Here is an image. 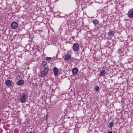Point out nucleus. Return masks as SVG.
<instances>
[{"label": "nucleus", "instance_id": "10", "mask_svg": "<svg viewBox=\"0 0 133 133\" xmlns=\"http://www.w3.org/2000/svg\"><path fill=\"white\" fill-rule=\"evenodd\" d=\"M47 73L44 71H42L40 72V74L39 75V76L41 77H44L45 76L46 74Z\"/></svg>", "mask_w": 133, "mask_h": 133}, {"label": "nucleus", "instance_id": "14", "mask_svg": "<svg viewBox=\"0 0 133 133\" xmlns=\"http://www.w3.org/2000/svg\"><path fill=\"white\" fill-rule=\"evenodd\" d=\"M108 34L110 36L113 35L114 34V32L112 30H110L108 32Z\"/></svg>", "mask_w": 133, "mask_h": 133}, {"label": "nucleus", "instance_id": "16", "mask_svg": "<svg viewBox=\"0 0 133 133\" xmlns=\"http://www.w3.org/2000/svg\"><path fill=\"white\" fill-rule=\"evenodd\" d=\"M49 68H48L46 67L44 68V71L46 72V73L47 74Z\"/></svg>", "mask_w": 133, "mask_h": 133}, {"label": "nucleus", "instance_id": "24", "mask_svg": "<svg viewBox=\"0 0 133 133\" xmlns=\"http://www.w3.org/2000/svg\"><path fill=\"white\" fill-rule=\"evenodd\" d=\"M47 118V117H46V118Z\"/></svg>", "mask_w": 133, "mask_h": 133}, {"label": "nucleus", "instance_id": "26", "mask_svg": "<svg viewBox=\"0 0 133 133\" xmlns=\"http://www.w3.org/2000/svg\"><path fill=\"white\" fill-rule=\"evenodd\" d=\"M26 133H28V132H26Z\"/></svg>", "mask_w": 133, "mask_h": 133}, {"label": "nucleus", "instance_id": "3", "mask_svg": "<svg viewBox=\"0 0 133 133\" xmlns=\"http://www.w3.org/2000/svg\"><path fill=\"white\" fill-rule=\"evenodd\" d=\"M26 95L25 94H22L21 97L20 102L22 103L26 101Z\"/></svg>", "mask_w": 133, "mask_h": 133}, {"label": "nucleus", "instance_id": "23", "mask_svg": "<svg viewBox=\"0 0 133 133\" xmlns=\"http://www.w3.org/2000/svg\"><path fill=\"white\" fill-rule=\"evenodd\" d=\"M47 118V117H46V118Z\"/></svg>", "mask_w": 133, "mask_h": 133}, {"label": "nucleus", "instance_id": "11", "mask_svg": "<svg viewBox=\"0 0 133 133\" xmlns=\"http://www.w3.org/2000/svg\"><path fill=\"white\" fill-rule=\"evenodd\" d=\"M71 56L69 54H66L65 55V59L66 60H69L71 58Z\"/></svg>", "mask_w": 133, "mask_h": 133}, {"label": "nucleus", "instance_id": "2", "mask_svg": "<svg viewBox=\"0 0 133 133\" xmlns=\"http://www.w3.org/2000/svg\"><path fill=\"white\" fill-rule=\"evenodd\" d=\"M127 15L130 18H133V8L129 10L127 13Z\"/></svg>", "mask_w": 133, "mask_h": 133}, {"label": "nucleus", "instance_id": "17", "mask_svg": "<svg viewBox=\"0 0 133 133\" xmlns=\"http://www.w3.org/2000/svg\"><path fill=\"white\" fill-rule=\"evenodd\" d=\"M95 91H97L99 90V87L98 86H97L95 87Z\"/></svg>", "mask_w": 133, "mask_h": 133}, {"label": "nucleus", "instance_id": "21", "mask_svg": "<svg viewBox=\"0 0 133 133\" xmlns=\"http://www.w3.org/2000/svg\"><path fill=\"white\" fill-rule=\"evenodd\" d=\"M106 68V66H103V69H104V68Z\"/></svg>", "mask_w": 133, "mask_h": 133}, {"label": "nucleus", "instance_id": "20", "mask_svg": "<svg viewBox=\"0 0 133 133\" xmlns=\"http://www.w3.org/2000/svg\"><path fill=\"white\" fill-rule=\"evenodd\" d=\"M107 133H112V131H110L109 132H108Z\"/></svg>", "mask_w": 133, "mask_h": 133}, {"label": "nucleus", "instance_id": "12", "mask_svg": "<svg viewBox=\"0 0 133 133\" xmlns=\"http://www.w3.org/2000/svg\"><path fill=\"white\" fill-rule=\"evenodd\" d=\"M5 84L7 86H9L11 84V82L9 80H7L5 82Z\"/></svg>", "mask_w": 133, "mask_h": 133}, {"label": "nucleus", "instance_id": "9", "mask_svg": "<svg viewBox=\"0 0 133 133\" xmlns=\"http://www.w3.org/2000/svg\"><path fill=\"white\" fill-rule=\"evenodd\" d=\"M24 81L22 79H21L19 80L17 82V84L19 85H23L24 84Z\"/></svg>", "mask_w": 133, "mask_h": 133}, {"label": "nucleus", "instance_id": "25", "mask_svg": "<svg viewBox=\"0 0 133 133\" xmlns=\"http://www.w3.org/2000/svg\"><path fill=\"white\" fill-rule=\"evenodd\" d=\"M83 51V50H82V51Z\"/></svg>", "mask_w": 133, "mask_h": 133}, {"label": "nucleus", "instance_id": "6", "mask_svg": "<svg viewBox=\"0 0 133 133\" xmlns=\"http://www.w3.org/2000/svg\"><path fill=\"white\" fill-rule=\"evenodd\" d=\"M53 72L54 75L55 76H57L58 75V69L56 67H55L53 68Z\"/></svg>", "mask_w": 133, "mask_h": 133}, {"label": "nucleus", "instance_id": "4", "mask_svg": "<svg viewBox=\"0 0 133 133\" xmlns=\"http://www.w3.org/2000/svg\"><path fill=\"white\" fill-rule=\"evenodd\" d=\"M18 24L16 22H13L11 24V27L14 29H16L18 26Z\"/></svg>", "mask_w": 133, "mask_h": 133}, {"label": "nucleus", "instance_id": "1", "mask_svg": "<svg viewBox=\"0 0 133 133\" xmlns=\"http://www.w3.org/2000/svg\"><path fill=\"white\" fill-rule=\"evenodd\" d=\"M79 44L78 43H75L72 46V49L74 51H77L79 50Z\"/></svg>", "mask_w": 133, "mask_h": 133}, {"label": "nucleus", "instance_id": "15", "mask_svg": "<svg viewBox=\"0 0 133 133\" xmlns=\"http://www.w3.org/2000/svg\"><path fill=\"white\" fill-rule=\"evenodd\" d=\"M42 66L45 67L47 64V63L45 61H43L42 62Z\"/></svg>", "mask_w": 133, "mask_h": 133}, {"label": "nucleus", "instance_id": "13", "mask_svg": "<svg viewBox=\"0 0 133 133\" xmlns=\"http://www.w3.org/2000/svg\"><path fill=\"white\" fill-rule=\"evenodd\" d=\"M114 122L113 121H111L108 124V127L109 128L112 127L114 125Z\"/></svg>", "mask_w": 133, "mask_h": 133}, {"label": "nucleus", "instance_id": "19", "mask_svg": "<svg viewBox=\"0 0 133 133\" xmlns=\"http://www.w3.org/2000/svg\"><path fill=\"white\" fill-rule=\"evenodd\" d=\"M122 50L121 49H119L118 50V53L119 54H120L122 53Z\"/></svg>", "mask_w": 133, "mask_h": 133}, {"label": "nucleus", "instance_id": "18", "mask_svg": "<svg viewBox=\"0 0 133 133\" xmlns=\"http://www.w3.org/2000/svg\"><path fill=\"white\" fill-rule=\"evenodd\" d=\"M46 59L48 61H49L52 59V58L51 57H47L46 58Z\"/></svg>", "mask_w": 133, "mask_h": 133}, {"label": "nucleus", "instance_id": "7", "mask_svg": "<svg viewBox=\"0 0 133 133\" xmlns=\"http://www.w3.org/2000/svg\"><path fill=\"white\" fill-rule=\"evenodd\" d=\"M78 71V69L77 68H74L72 70V73L73 74H76Z\"/></svg>", "mask_w": 133, "mask_h": 133}, {"label": "nucleus", "instance_id": "8", "mask_svg": "<svg viewBox=\"0 0 133 133\" xmlns=\"http://www.w3.org/2000/svg\"><path fill=\"white\" fill-rule=\"evenodd\" d=\"M106 74V72L104 70H102L99 74V75L100 76H104Z\"/></svg>", "mask_w": 133, "mask_h": 133}, {"label": "nucleus", "instance_id": "5", "mask_svg": "<svg viewBox=\"0 0 133 133\" xmlns=\"http://www.w3.org/2000/svg\"><path fill=\"white\" fill-rule=\"evenodd\" d=\"M93 23L94 24L95 26H96L99 24V21L97 19H95L92 21Z\"/></svg>", "mask_w": 133, "mask_h": 133}, {"label": "nucleus", "instance_id": "22", "mask_svg": "<svg viewBox=\"0 0 133 133\" xmlns=\"http://www.w3.org/2000/svg\"><path fill=\"white\" fill-rule=\"evenodd\" d=\"M29 133H32L31 132H29Z\"/></svg>", "mask_w": 133, "mask_h": 133}]
</instances>
